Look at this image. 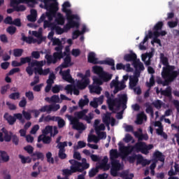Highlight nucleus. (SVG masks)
<instances>
[{"label": "nucleus", "instance_id": "1", "mask_svg": "<svg viewBox=\"0 0 179 179\" xmlns=\"http://www.w3.org/2000/svg\"><path fill=\"white\" fill-rule=\"evenodd\" d=\"M118 146L122 159L128 157L132 152H136V153L141 152L143 155H149V150H152L155 148L153 144L147 145L146 143L143 141H138L134 145L129 146L124 145L122 142L120 141L118 143Z\"/></svg>", "mask_w": 179, "mask_h": 179}, {"label": "nucleus", "instance_id": "2", "mask_svg": "<svg viewBox=\"0 0 179 179\" xmlns=\"http://www.w3.org/2000/svg\"><path fill=\"white\" fill-rule=\"evenodd\" d=\"M87 59L90 64H94V65L97 64L100 65H109V66H111L112 71H115V62L113 59L99 61V59L96 57V54L93 52H90L88 55Z\"/></svg>", "mask_w": 179, "mask_h": 179}, {"label": "nucleus", "instance_id": "3", "mask_svg": "<svg viewBox=\"0 0 179 179\" xmlns=\"http://www.w3.org/2000/svg\"><path fill=\"white\" fill-rule=\"evenodd\" d=\"M127 103H128V96H127V94H122L119 96V99H115V101L108 105V108L110 111L115 114L117 112L116 110L114 109V107H117V110H120L122 106V108L123 110H126Z\"/></svg>", "mask_w": 179, "mask_h": 179}, {"label": "nucleus", "instance_id": "4", "mask_svg": "<svg viewBox=\"0 0 179 179\" xmlns=\"http://www.w3.org/2000/svg\"><path fill=\"white\" fill-rule=\"evenodd\" d=\"M69 163H70L71 165L70 166V169H65L67 174H73V173H83V171L85 170L82 167L80 162L76 159H70Z\"/></svg>", "mask_w": 179, "mask_h": 179}, {"label": "nucleus", "instance_id": "5", "mask_svg": "<svg viewBox=\"0 0 179 179\" xmlns=\"http://www.w3.org/2000/svg\"><path fill=\"white\" fill-rule=\"evenodd\" d=\"M31 66H37L34 68L35 75H37V73H38V75L47 76V75H48L50 73V68L43 70V62L34 60L31 62Z\"/></svg>", "mask_w": 179, "mask_h": 179}, {"label": "nucleus", "instance_id": "6", "mask_svg": "<svg viewBox=\"0 0 179 179\" xmlns=\"http://www.w3.org/2000/svg\"><path fill=\"white\" fill-rule=\"evenodd\" d=\"M45 58L47 60V64L49 65L51 64H57L58 61L64 58V53L55 52L52 55L46 54Z\"/></svg>", "mask_w": 179, "mask_h": 179}, {"label": "nucleus", "instance_id": "7", "mask_svg": "<svg viewBox=\"0 0 179 179\" xmlns=\"http://www.w3.org/2000/svg\"><path fill=\"white\" fill-rule=\"evenodd\" d=\"M66 117H67L71 122V124L73 126V129H76V131H85L86 129L85 124L79 122L77 117H73L69 115H66Z\"/></svg>", "mask_w": 179, "mask_h": 179}, {"label": "nucleus", "instance_id": "8", "mask_svg": "<svg viewBox=\"0 0 179 179\" xmlns=\"http://www.w3.org/2000/svg\"><path fill=\"white\" fill-rule=\"evenodd\" d=\"M160 59L162 65L164 66V67L162 68V72H170V71L176 69L175 66H170L169 64V58L165 57L164 53L160 54Z\"/></svg>", "mask_w": 179, "mask_h": 179}, {"label": "nucleus", "instance_id": "9", "mask_svg": "<svg viewBox=\"0 0 179 179\" xmlns=\"http://www.w3.org/2000/svg\"><path fill=\"white\" fill-rule=\"evenodd\" d=\"M61 108V106L59 104H50V105H45L42 106L40 108L41 113H47V114H51V112L53 111L54 113L55 111H58Z\"/></svg>", "mask_w": 179, "mask_h": 179}, {"label": "nucleus", "instance_id": "10", "mask_svg": "<svg viewBox=\"0 0 179 179\" xmlns=\"http://www.w3.org/2000/svg\"><path fill=\"white\" fill-rule=\"evenodd\" d=\"M111 163V169H110V175L113 177H117L118 176V171L121 170V164L120 163V160L115 159L110 161Z\"/></svg>", "mask_w": 179, "mask_h": 179}, {"label": "nucleus", "instance_id": "11", "mask_svg": "<svg viewBox=\"0 0 179 179\" xmlns=\"http://www.w3.org/2000/svg\"><path fill=\"white\" fill-rule=\"evenodd\" d=\"M110 87H115L114 93H118V92H121V90H124L127 87L124 81H118L115 80H113L110 83Z\"/></svg>", "mask_w": 179, "mask_h": 179}, {"label": "nucleus", "instance_id": "12", "mask_svg": "<svg viewBox=\"0 0 179 179\" xmlns=\"http://www.w3.org/2000/svg\"><path fill=\"white\" fill-rule=\"evenodd\" d=\"M162 76L164 81H162L163 86H169L171 82H174L175 78L172 76L170 71L162 72Z\"/></svg>", "mask_w": 179, "mask_h": 179}, {"label": "nucleus", "instance_id": "13", "mask_svg": "<svg viewBox=\"0 0 179 179\" xmlns=\"http://www.w3.org/2000/svg\"><path fill=\"white\" fill-rule=\"evenodd\" d=\"M59 75L62 76V79L66 80V82H69V83H73L75 80L72 78V76H71V69H68L66 71H60Z\"/></svg>", "mask_w": 179, "mask_h": 179}, {"label": "nucleus", "instance_id": "14", "mask_svg": "<svg viewBox=\"0 0 179 179\" xmlns=\"http://www.w3.org/2000/svg\"><path fill=\"white\" fill-rule=\"evenodd\" d=\"M58 6H55L54 7H50V8H46V10L48 12L46 13V16L49 20L51 22L54 17H55V15H57V12H58Z\"/></svg>", "mask_w": 179, "mask_h": 179}, {"label": "nucleus", "instance_id": "15", "mask_svg": "<svg viewBox=\"0 0 179 179\" xmlns=\"http://www.w3.org/2000/svg\"><path fill=\"white\" fill-rule=\"evenodd\" d=\"M68 146V143L66 141H64L63 143H61L59 147V153L58 156L61 159V160L65 159L66 157H67L66 154L65 153L66 150L65 148Z\"/></svg>", "mask_w": 179, "mask_h": 179}, {"label": "nucleus", "instance_id": "16", "mask_svg": "<svg viewBox=\"0 0 179 179\" xmlns=\"http://www.w3.org/2000/svg\"><path fill=\"white\" fill-rule=\"evenodd\" d=\"M132 65L135 69V75H137L138 76L141 75V72H142V71H145V66H143V63L141 62L139 60L132 63Z\"/></svg>", "mask_w": 179, "mask_h": 179}, {"label": "nucleus", "instance_id": "17", "mask_svg": "<svg viewBox=\"0 0 179 179\" xmlns=\"http://www.w3.org/2000/svg\"><path fill=\"white\" fill-rule=\"evenodd\" d=\"M66 19L70 24V26H71L72 29L75 27L76 29H79V26H80V24H79L78 22L73 20V19H78V15L70 14V15L66 16Z\"/></svg>", "mask_w": 179, "mask_h": 179}, {"label": "nucleus", "instance_id": "18", "mask_svg": "<svg viewBox=\"0 0 179 179\" xmlns=\"http://www.w3.org/2000/svg\"><path fill=\"white\" fill-rule=\"evenodd\" d=\"M3 119L5 120V121L7 122V123L8 124V125H15V124L16 123V120H17V117H16L15 116V114H13V116L10 114H9V113H5L3 115Z\"/></svg>", "mask_w": 179, "mask_h": 179}, {"label": "nucleus", "instance_id": "19", "mask_svg": "<svg viewBox=\"0 0 179 179\" xmlns=\"http://www.w3.org/2000/svg\"><path fill=\"white\" fill-rule=\"evenodd\" d=\"M137 56L136 54L134 53V52H131L129 54H126L124 56V60L126 61L127 62H136L137 60Z\"/></svg>", "mask_w": 179, "mask_h": 179}, {"label": "nucleus", "instance_id": "20", "mask_svg": "<svg viewBox=\"0 0 179 179\" xmlns=\"http://www.w3.org/2000/svg\"><path fill=\"white\" fill-rule=\"evenodd\" d=\"M111 120V113L106 112L102 117V121L106 125L108 130H110V122Z\"/></svg>", "mask_w": 179, "mask_h": 179}, {"label": "nucleus", "instance_id": "21", "mask_svg": "<svg viewBox=\"0 0 179 179\" xmlns=\"http://www.w3.org/2000/svg\"><path fill=\"white\" fill-rule=\"evenodd\" d=\"M90 83V80L89 79L78 80L77 82V87L78 89H80V90H83L84 89H86V87H87V85Z\"/></svg>", "mask_w": 179, "mask_h": 179}, {"label": "nucleus", "instance_id": "22", "mask_svg": "<svg viewBox=\"0 0 179 179\" xmlns=\"http://www.w3.org/2000/svg\"><path fill=\"white\" fill-rule=\"evenodd\" d=\"M61 64L62 66L64 67V69L72 66V65H73V63H72V57H71V55H67L64 59V62Z\"/></svg>", "mask_w": 179, "mask_h": 179}, {"label": "nucleus", "instance_id": "23", "mask_svg": "<svg viewBox=\"0 0 179 179\" xmlns=\"http://www.w3.org/2000/svg\"><path fill=\"white\" fill-rule=\"evenodd\" d=\"M67 8H71V3L69 1H65L62 4V12L66 13V16H69L70 15H72V10H71V9H68Z\"/></svg>", "mask_w": 179, "mask_h": 179}, {"label": "nucleus", "instance_id": "24", "mask_svg": "<svg viewBox=\"0 0 179 179\" xmlns=\"http://www.w3.org/2000/svg\"><path fill=\"white\" fill-rule=\"evenodd\" d=\"M33 162H36V160H44V154L41 152H35L31 155Z\"/></svg>", "mask_w": 179, "mask_h": 179}, {"label": "nucleus", "instance_id": "25", "mask_svg": "<svg viewBox=\"0 0 179 179\" xmlns=\"http://www.w3.org/2000/svg\"><path fill=\"white\" fill-rule=\"evenodd\" d=\"M9 162V155L6 151L0 150V163Z\"/></svg>", "mask_w": 179, "mask_h": 179}, {"label": "nucleus", "instance_id": "26", "mask_svg": "<svg viewBox=\"0 0 179 179\" xmlns=\"http://www.w3.org/2000/svg\"><path fill=\"white\" fill-rule=\"evenodd\" d=\"M92 72L95 75H98L99 78H100V76H101L102 73L104 72V69L100 66H92Z\"/></svg>", "mask_w": 179, "mask_h": 179}, {"label": "nucleus", "instance_id": "27", "mask_svg": "<svg viewBox=\"0 0 179 179\" xmlns=\"http://www.w3.org/2000/svg\"><path fill=\"white\" fill-rule=\"evenodd\" d=\"M89 109H83L79 112H76L75 113L76 117L74 118H78V120H83L85 118V115L87 114Z\"/></svg>", "mask_w": 179, "mask_h": 179}, {"label": "nucleus", "instance_id": "28", "mask_svg": "<svg viewBox=\"0 0 179 179\" xmlns=\"http://www.w3.org/2000/svg\"><path fill=\"white\" fill-rule=\"evenodd\" d=\"M84 98V99H80L78 101V106L80 108H81V110H83V107H85V106H87L90 101V100L87 99V95H85Z\"/></svg>", "mask_w": 179, "mask_h": 179}, {"label": "nucleus", "instance_id": "29", "mask_svg": "<svg viewBox=\"0 0 179 179\" xmlns=\"http://www.w3.org/2000/svg\"><path fill=\"white\" fill-rule=\"evenodd\" d=\"M21 36H22V38H21L22 41H24L27 44H31L32 43H36V39H34V38L31 36L27 37L26 36V35H24V33H22Z\"/></svg>", "mask_w": 179, "mask_h": 179}, {"label": "nucleus", "instance_id": "30", "mask_svg": "<svg viewBox=\"0 0 179 179\" xmlns=\"http://www.w3.org/2000/svg\"><path fill=\"white\" fill-rule=\"evenodd\" d=\"M4 134L3 139L5 142H10L12 141V137L13 136V132L8 131V130L3 131Z\"/></svg>", "mask_w": 179, "mask_h": 179}, {"label": "nucleus", "instance_id": "31", "mask_svg": "<svg viewBox=\"0 0 179 179\" xmlns=\"http://www.w3.org/2000/svg\"><path fill=\"white\" fill-rule=\"evenodd\" d=\"M103 82H110V79H113V74H110L108 73H106V71H103L102 74L99 76Z\"/></svg>", "mask_w": 179, "mask_h": 179}, {"label": "nucleus", "instance_id": "32", "mask_svg": "<svg viewBox=\"0 0 179 179\" xmlns=\"http://www.w3.org/2000/svg\"><path fill=\"white\" fill-rule=\"evenodd\" d=\"M146 118H147L146 115H145L143 112L138 114L137 116V119L136 120V124L137 125H142V124H143V119L146 120Z\"/></svg>", "mask_w": 179, "mask_h": 179}, {"label": "nucleus", "instance_id": "33", "mask_svg": "<svg viewBox=\"0 0 179 179\" xmlns=\"http://www.w3.org/2000/svg\"><path fill=\"white\" fill-rule=\"evenodd\" d=\"M51 0H43V3L45 5V9H50L54 6H58V3L55 1V3H50Z\"/></svg>", "mask_w": 179, "mask_h": 179}, {"label": "nucleus", "instance_id": "34", "mask_svg": "<svg viewBox=\"0 0 179 179\" xmlns=\"http://www.w3.org/2000/svg\"><path fill=\"white\" fill-rule=\"evenodd\" d=\"M138 82H139V78L138 77H134L130 78L129 80V87L130 89H134L138 85Z\"/></svg>", "mask_w": 179, "mask_h": 179}, {"label": "nucleus", "instance_id": "35", "mask_svg": "<svg viewBox=\"0 0 179 179\" xmlns=\"http://www.w3.org/2000/svg\"><path fill=\"white\" fill-rule=\"evenodd\" d=\"M101 90H103V89L99 85H93L90 88V92L92 93H96V94H101Z\"/></svg>", "mask_w": 179, "mask_h": 179}, {"label": "nucleus", "instance_id": "36", "mask_svg": "<svg viewBox=\"0 0 179 179\" xmlns=\"http://www.w3.org/2000/svg\"><path fill=\"white\" fill-rule=\"evenodd\" d=\"M118 151L117 150L112 149L110 151V162L113 160H116L115 159H118Z\"/></svg>", "mask_w": 179, "mask_h": 179}, {"label": "nucleus", "instance_id": "37", "mask_svg": "<svg viewBox=\"0 0 179 179\" xmlns=\"http://www.w3.org/2000/svg\"><path fill=\"white\" fill-rule=\"evenodd\" d=\"M154 157H155V159H157L159 162H162V163H164V156L163 155V153H162L160 151H156L154 153Z\"/></svg>", "mask_w": 179, "mask_h": 179}, {"label": "nucleus", "instance_id": "38", "mask_svg": "<svg viewBox=\"0 0 179 179\" xmlns=\"http://www.w3.org/2000/svg\"><path fill=\"white\" fill-rule=\"evenodd\" d=\"M161 94L166 97H171V87H168L166 90H162Z\"/></svg>", "mask_w": 179, "mask_h": 179}, {"label": "nucleus", "instance_id": "39", "mask_svg": "<svg viewBox=\"0 0 179 179\" xmlns=\"http://www.w3.org/2000/svg\"><path fill=\"white\" fill-rule=\"evenodd\" d=\"M104 94H105V97H106L107 99L106 103L108 106L113 104V103L115 101L114 99L111 98V95H110V92H108V91L105 92Z\"/></svg>", "mask_w": 179, "mask_h": 179}, {"label": "nucleus", "instance_id": "40", "mask_svg": "<svg viewBox=\"0 0 179 179\" xmlns=\"http://www.w3.org/2000/svg\"><path fill=\"white\" fill-rule=\"evenodd\" d=\"M21 66L24 65V64H29V65H31V57H26L20 58Z\"/></svg>", "mask_w": 179, "mask_h": 179}, {"label": "nucleus", "instance_id": "41", "mask_svg": "<svg viewBox=\"0 0 179 179\" xmlns=\"http://www.w3.org/2000/svg\"><path fill=\"white\" fill-rule=\"evenodd\" d=\"M20 159L22 164H26V163H31V158L30 157H24L22 155H19Z\"/></svg>", "mask_w": 179, "mask_h": 179}, {"label": "nucleus", "instance_id": "42", "mask_svg": "<svg viewBox=\"0 0 179 179\" xmlns=\"http://www.w3.org/2000/svg\"><path fill=\"white\" fill-rule=\"evenodd\" d=\"M99 166H96L95 168H92L90 171H89V177L90 178H93L97 173H99Z\"/></svg>", "mask_w": 179, "mask_h": 179}, {"label": "nucleus", "instance_id": "43", "mask_svg": "<svg viewBox=\"0 0 179 179\" xmlns=\"http://www.w3.org/2000/svg\"><path fill=\"white\" fill-rule=\"evenodd\" d=\"M8 98L10 99V100H19V99H20V92H13L8 96Z\"/></svg>", "mask_w": 179, "mask_h": 179}, {"label": "nucleus", "instance_id": "44", "mask_svg": "<svg viewBox=\"0 0 179 179\" xmlns=\"http://www.w3.org/2000/svg\"><path fill=\"white\" fill-rule=\"evenodd\" d=\"M57 120H55L56 122L58 124V127L59 128H64L65 127V120L64 119L61 118L60 117L56 116Z\"/></svg>", "mask_w": 179, "mask_h": 179}, {"label": "nucleus", "instance_id": "45", "mask_svg": "<svg viewBox=\"0 0 179 179\" xmlns=\"http://www.w3.org/2000/svg\"><path fill=\"white\" fill-rule=\"evenodd\" d=\"M42 132L43 135H48V134L52 135V126H46Z\"/></svg>", "mask_w": 179, "mask_h": 179}, {"label": "nucleus", "instance_id": "46", "mask_svg": "<svg viewBox=\"0 0 179 179\" xmlns=\"http://www.w3.org/2000/svg\"><path fill=\"white\" fill-rule=\"evenodd\" d=\"M164 23L162 21H159L153 27L152 30L159 31L163 29Z\"/></svg>", "mask_w": 179, "mask_h": 179}, {"label": "nucleus", "instance_id": "47", "mask_svg": "<svg viewBox=\"0 0 179 179\" xmlns=\"http://www.w3.org/2000/svg\"><path fill=\"white\" fill-rule=\"evenodd\" d=\"M14 57H19L23 55V49L15 48L13 50Z\"/></svg>", "mask_w": 179, "mask_h": 179}, {"label": "nucleus", "instance_id": "48", "mask_svg": "<svg viewBox=\"0 0 179 179\" xmlns=\"http://www.w3.org/2000/svg\"><path fill=\"white\" fill-rule=\"evenodd\" d=\"M97 166L99 170H103V171L110 170V164H99Z\"/></svg>", "mask_w": 179, "mask_h": 179}, {"label": "nucleus", "instance_id": "49", "mask_svg": "<svg viewBox=\"0 0 179 179\" xmlns=\"http://www.w3.org/2000/svg\"><path fill=\"white\" fill-rule=\"evenodd\" d=\"M64 89H65V90H66L67 94H72V93L73 92V89H75V85H67Z\"/></svg>", "mask_w": 179, "mask_h": 179}, {"label": "nucleus", "instance_id": "50", "mask_svg": "<svg viewBox=\"0 0 179 179\" xmlns=\"http://www.w3.org/2000/svg\"><path fill=\"white\" fill-rule=\"evenodd\" d=\"M25 97L28 99L29 101H33L34 100V94L31 91L25 92Z\"/></svg>", "mask_w": 179, "mask_h": 179}, {"label": "nucleus", "instance_id": "51", "mask_svg": "<svg viewBox=\"0 0 179 179\" xmlns=\"http://www.w3.org/2000/svg\"><path fill=\"white\" fill-rule=\"evenodd\" d=\"M80 164L85 170H87V169L90 167V164L87 163V160L86 159V158L82 159V162H80Z\"/></svg>", "mask_w": 179, "mask_h": 179}, {"label": "nucleus", "instance_id": "52", "mask_svg": "<svg viewBox=\"0 0 179 179\" xmlns=\"http://www.w3.org/2000/svg\"><path fill=\"white\" fill-rule=\"evenodd\" d=\"M152 106H154V107H155V108L157 110H160V108H162V106H163V101L158 99L152 102Z\"/></svg>", "mask_w": 179, "mask_h": 179}, {"label": "nucleus", "instance_id": "53", "mask_svg": "<svg viewBox=\"0 0 179 179\" xmlns=\"http://www.w3.org/2000/svg\"><path fill=\"white\" fill-rule=\"evenodd\" d=\"M46 158H47L48 163L54 164L55 161H54V158L52 157V153H51V152H48V153H46Z\"/></svg>", "mask_w": 179, "mask_h": 179}, {"label": "nucleus", "instance_id": "54", "mask_svg": "<svg viewBox=\"0 0 179 179\" xmlns=\"http://www.w3.org/2000/svg\"><path fill=\"white\" fill-rule=\"evenodd\" d=\"M167 24L170 29H174V27H177V26H178V20L176 19V21H169Z\"/></svg>", "mask_w": 179, "mask_h": 179}, {"label": "nucleus", "instance_id": "55", "mask_svg": "<svg viewBox=\"0 0 179 179\" xmlns=\"http://www.w3.org/2000/svg\"><path fill=\"white\" fill-rule=\"evenodd\" d=\"M16 27L13 26H10L6 29V31L8 34H10V36H13L16 33Z\"/></svg>", "mask_w": 179, "mask_h": 179}, {"label": "nucleus", "instance_id": "56", "mask_svg": "<svg viewBox=\"0 0 179 179\" xmlns=\"http://www.w3.org/2000/svg\"><path fill=\"white\" fill-rule=\"evenodd\" d=\"M47 27H52V30H54L55 24H54V23H52L51 21L45 20L43 24V28L47 29Z\"/></svg>", "mask_w": 179, "mask_h": 179}, {"label": "nucleus", "instance_id": "57", "mask_svg": "<svg viewBox=\"0 0 179 179\" xmlns=\"http://www.w3.org/2000/svg\"><path fill=\"white\" fill-rule=\"evenodd\" d=\"M103 83H104V81L103 80V79H101V78L99 77L94 78V85L95 86H101Z\"/></svg>", "mask_w": 179, "mask_h": 179}, {"label": "nucleus", "instance_id": "58", "mask_svg": "<svg viewBox=\"0 0 179 179\" xmlns=\"http://www.w3.org/2000/svg\"><path fill=\"white\" fill-rule=\"evenodd\" d=\"M15 12H24L26 10V6L24 5H20L17 4L14 6Z\"/></svg>", "mask_w": 179, "mask_h": 179}, {"label": "nucleus", "instance_id": "59", "mask_svg": "<svg viewBox=\"0 0 179 179\" xmlns=\"http://www.w3.org/2000/svg\"><path fill=\"white\" fill-rule=\"evenodd\" d=\"M57 116H51L50 115L44 117V122H50V121H57Z\"/></svg>", "mask_w": 179, "mask_h": 179}, {"label": "nucleus", "instance_id": "60", "mask_svg": "<svg viewBox=\"0 0 179 179\" xmlns=\"http://www.w3.org/2000/svg\"><path fill=\"white\" fill-rule=\"evenodd\" d=\"M136 160V154L133 153L131 156L127 157V162L131 164L135 163Z\"/></svg>", "mask_w": 179, "mask_h": 179}, {"label": "nucleus", "instance_id": "61", "mask_svg": "<svg viewBox=\"0 0 179 179\" xmlns=\"http://www.w3.org/2000/svg\"><path fill=\"white\" fill-rule=\"evenodd\" d=\"M9 89H10V85L9 84L2 86L0 91L1 94H6Z\"/></svg>", "mask_w": 179, "mask_h": 179}, {"label": "nucleus", "instance_id": "62", "mask_svg": "<svg viewBox=\"0 0 179 179\" xmlns=\"http://www.w3.org/2000/svg\"><path fill=\"white\" fill-rule=\"evenodd\" d=\"M18 106L21 108H23L26 107V106H27V100L26 99V98L24 96L22 97V100L19 101Z\"/></svg>", "mask_w": 179, "mask_h": 179}, {"label": "nucleus", "instance_id": "63", "mask_svg": "<svg viewBox=\"0 0 179 179\" xmlns=\"http://www.w3.org/2000/svg\"><path fill=\"white\" fill-rule=\"evenodd\" d=\"M24 150H25V152H27L29 153V155H33V152H34V148H33V146L31 145H27L25 147H24Z\"/></svg>", "mask_w": 179, "mask_h": 179}, {"label": "nucleus", "instance_id": "64", "mask_svg": "<svg viewBox=\"0 0 179 179\" xmlns=\"http://www.w3.org/2000/svg\"><path fill=\"white\" fill-rule=\"evenodd\" d=\"M96 133L100 139H106L107 138V133L105 131H96Z\"/></svg>", "mask_w": 179, "mask_h": 179}]
</instances>
